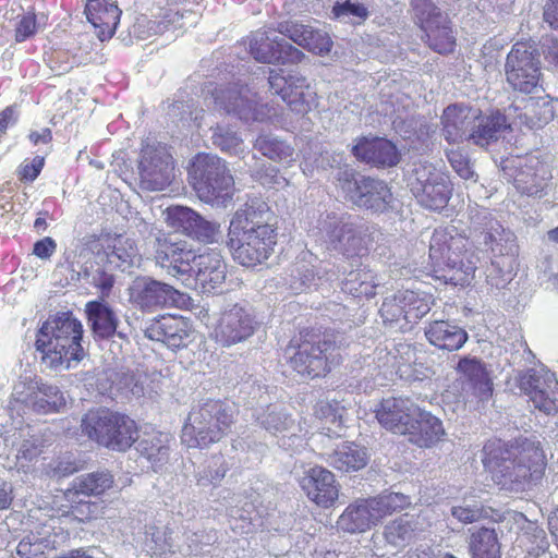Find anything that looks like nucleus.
<instances>
[{"label": "nucleus", "mask_w": 558, "mask_h": 558, "mask_svg": "<svg viewBox=\"0 0 558 558\" xmlns=\"http://www.w3.org/2000/svg\"><path fill=\"white\" fill-rule=\"evenodd\" d=\"M266 202L254 198L239 208L229 225L227 245L234 260L244 267L264 263L274 252L276 229Z\"/></svg>", "instance_id": "f257e3e1"}, {"label": "nucleus", "mask_w": 558, "mask_h": 558, "mask_svg": "<svg viewBox=\"0 0 558 558\" xmlns=\"http://www.w3.org/2000/svg\"><path fill=\"white\" fill-rule=\"evenodd\" d=\"M484 464L493 481L501 489L524 492L536 484L546 469L545 454L539 444L524 439L509 448L487 452Z\"/></svg>", "instance_id": "f03ea898"}, {"label": "nucleus", "mask_w": 558, "mask_h": 558, "mask_svg": "<svg viewBox=\"0 0 558 558\" xmlns=\"http://www.w3.org/2000/svg\"><path fill=\"white\" fill-rule=\"evenodd\" d=\"M83 332L82 323L70 312L49 317L38 329L35 342L43 364L52 371L75 367L85 357Z\"/></svg>", "instance_id": "7ed1b4c3"}, {"label": "nucleus", "mask_w": 558, "mask_h": 558, "mask_svg": "<svg viewBox=\"0 0 558 558\" xmlns=\"http://www.w3.org/2000/svg\"><path fill=\"white\" fill-rule=\"evenodd\" d=\"M469 241L454 228H440L429 242V260L434 277L454 286L470 283L477 258L466 250Z\"/></svg>", "instance_id": "20e7f679"}, {"label": "nucleus", "mask_w": 558, "mask_h": 558, "mask_svg": "<svg viewBox=\"0 0 558 558\" xmlns=\"http://www.w3.org/2000/svg\"><path fill=\"white\" fill-rule=\"evenodd\" d=\"M234 422L230 405L208 399L193 407L182 427L181 440L189 448H207L220 441Z\"/></svg>", "instance_id": "39448f33"}, {"label": "nucleus", "mask_w": 558, "mask_h": 558, "mask_svg": "<svg viewBox=\"0 0 558 558\" xmlns=\"http://www.w3.org/2000/svg\"><path fill=\"white\" fill-rule=\"evenodd\" d=\"M189 175L197 196L207 204L226 206L233 194V177L218 156L198 154Z\"/></svg>", "instance_id": "423d86ee"}, {"label": "nucleus", "mask_w": 558, "mask_h": 558, "mask_svg": "<svg viewBox=\"0 0 558 558\" xmlns=\"http://www.w3.org/2000/svg\"><path fill=\"white\" fill-rule=\"evenodd\" d=\"M410 505L408 496L389 493L350 504L338 518L337 526L347 533H363L383 519Z\"/></svg>", "instance_id": "0eeeda50"}, {"label": "nucleus", "mask_w": 558, "mask_h": 558, "mask_svg": "<svg viewBox=\"0 0 558 558\" xmlns=\"http://www.w3.org/2000/svg\"><path fill=\"white\" fill-rule=\"evenodd\" d=\"M408 186L417 203L430 210L444 209L452 194L449 177L427 161L413 165L408 175Z\"/></svg>", "instance_id": "6e6552de"}, {"label": "nucleus", "mask_w": 558, "mask_h": 558, "mask_svg": "<svg viewBox=\"0 0 558 558\" xmlns=\"http://www.w3.org/2000/svg\"><path fill=\"white\" fill-rule=\"evenodd\" d=\"M318 230L327 248L347 258L362 257L368 252L366 231L350 217L328 214L319 220Z\"/></svg>", "instance_id": "1a4fd4ad"}, {"label": "nucleus", "mask_w": 558, "mask_h": 558, "mask_svg": "<svg viewBox=\"0 0 558 558\" xmlns=\"http://www.w3.org/2000/svg\"><path fill=\"white\" fill-rule=\"evenodd\" d=\"M333 350L335 344L329 339L305 335L291 341L286 349V356L295 372L315 378L330 371V355Z\"/></svg>", "instance_id": "9d476101"}, {"label": "nucleus", "mask_w": 558, "mask_h": 558, "mask_svg": "<svg viewBox=\"0 0 558 558\" xmlns=\"http://www.w3.org/2000/svg\"><path fill=\"white\" fill-rule=\"evenodd\" d=\"M82 256H94L96 264H107L110 269L122 271L138 267L142 255L134 239L125 234H106L88 241Z\"/></svg>", "instance_id": "9b49d317"}, {"label": "nucleus", "mask_w": 558, "mask_h": 558, "mask_svg": "<svg viewBox=\"0 0 558 558\" xmlns=\"http://www.w3.org/2000/svg\"><path fill=\"white\" fill-rule=\"evenodd\" d=\"M337 181L343 197L357 207L384 211L392 201L390 189L381 180L356 175L345 169L339 171Z\"/></svg>", "instance_id": "f8f14e48"}, {"label": "nucleus", "mask_w": 558, "mask_h": 558, "mask_svg": "<svg viewBox=\"0 0 558 558\" xmlns=\"http://www.w3.org/2000/svg\"><path fill=\"white\" fill-rule=\"evenodd\" d=\"M505 76L513 90L524 94L536 90L541 80V60L537 50L526 43L514 44L506 58Z\"/></svg>", "instance_id": "ddd939ff"}, {"label": "nucleus", "mask_w": 558, "mask_h": 558, "mask_svg": "<svg viewBox=\"0 0 558 558\" xmlns=\"http://www.w3.org/2000/svg\"><path fill=\"white\" fill-rule=\"evenodd\" d=\"M13 401L22 403L38 414L62 412L66 408L68 397L57 385L38 377H24L13 389Z\"/></svg>", "instance_id": "4468645a"}, {"label": "nucleus", "mask_w": 558, "mask_h": 558, "mask_svg": "<svg viewBox=\"0 0 558 558\" xmlns=\"http://www.w3.org/2000/svg\"><path fill=\"white\" fill-rule=\"evenodd\" d=\"M140 184L143 190L162 191L174 178V160L169 148L160 143L142 148L138 160Z\"/></svg>", "instance_id": "2eb2a0df"}, {"label": "nucleus", "mask_w": 558, "mask_h": 558, "mask_svg": "<svg viewBox=\"0 0 558 558\" xmlns=\"http://www.w3.org/2000/svg\"><path fill=\"white\" fill-rule=\"evenodd\" d=\"M268 84L270 90L279 95L289 108L299 114H305L317 106L315 88L299 72L286 74L283 70H271Z\"/></svg>", "instance_id": "dca6fc26"}, {"label": "nucleus", "mask_w": 558, "mask_h": 558, "mask_svg": "<svg viewBox=\"0 0 558 558\" xmlns=\"http://www.w3.org/2000/svg\"><path fill=\"white\" fill-rule=\"evenodd\" d=\"M155 260L167 272L179 279L186 287H192V270L198 255L184 241L171 242L167 238H157L155 243Z\"/></svg>", "instance_id": "f3484780"}, {"label": "nucleus", "mask_w": 558, "mask_h": 558, "mask_svg": "<svg viewBox=\"0 0 558 558\" xmlns=\"http://www.w3.org/2000/svg\"><path fill=\"white\" fill-rule=\"evenodd\" d=\"M424 529L425 522L420 514L404 513L388 522L380 535H373L371 549L374 556L384 557L387 554L385 546L393 549L404 548L414 542Z\"/></svg>", "instance_id": "a211bd4d"}, {"label": "nucleus", "mask_w": 558, "mask_h": 558, "mask_svg": "<svg viewBox=\"0 0 558 558\" xmlns=\"http://www.w3.org/2000/svg\"><path fill=\"white\" fill-rule=\"evenodd\" d=\"M520 389L539 411L551 414L558 410V379L546 367L527 369L520 376Z\"/></svg>", "instance_id": "6ab92c4d"}, {"label": "nucleus", "mask_w": 558, "mask_h": 558, "mask_svg": "<svg viewBox=\"0 0 558 558\" xmlns=\"http://www.w3.org/2000/svg\"><path fill=\"white\" fill-rule=\"evenodd\" d=\"M432 295L413 290L398 291L387 296L380 307V315L385 322L404 320L414 324L430 311Z\"/></svg>", "instance_id": "aec40b11"}, {"label": "nucleus", "mask_w": 558, "mask_h": 558, "mask_svg": "<svg viewBox=\"0 0 558 558\" xmlns=\"http://www.w3.org/2000/svg\"><path fill=\"white\" fill-rule=\"evenodd\" d=\"M471 219L474 231L480 233L494 257L518 255L517 236L511 230L504 228L487 209L476 210Z\"/></svg>", "instance_id": "412c9836"}, {"label": "nucleus", "mask_w": 558, "mask_h": 558, "mask_svg": "<svg viewBox=\"0 0 558 558\" xmlns=\"http://www.w3.org/2000/svg\"><path fill=\"white\" fill-rule=\"evenodd\" d=\"M257 322L252 313L239 304L222 312L215 329V340L223 347L245 341L255 332Z\"/></svg>", "instance_id": "4be33fe9"}, {"label": "nucleus", "mask_w": 558, "mask_h": 558, "mask_svg": "<svg viewBox=\"0 0 558 558\" xmlns=\"http://www.w3.org/2000/svg\"><path fill=\"white\" fill-rule=\"evenodd\" d=\"M504 170L511 171L515 189L522 194L530 196L538 195L546 186L550 178L547 166L536 156L517 157L509 161Z\"/></svg>", "instance_id": "5701e85b"}, {"label": "nucleus", "mask_w": 558, "mask_h": 558, "mask_svg": "<svg viewBox=\"0 0 558 558\" xmlns=\"http://www.w3.org/2000/svg\"><path fill=\"white\" fill-rule=\"evenodd\" d=\"M459 378L453 388H460V397L463 401H472L473 398L481 401L487 400L493 392V384L485 365L475 357H463L457 365Z\"/></svg>", "instance_id": "b1692460"}, {"label": "nucleus", "mask_w": 558, "mask_h": 558, "mask_svg": "<svg viewBox=\"0 0 558 558\" xmlns=\"http://www.w3.org/2000/svg\"><path fill=\"white\" fill-rule=\"evenodd\" d=\"M250 52L255 60L264 63H298L305 56L272 31H257L250 39Z\"/></svg>", "instance_id": "393cba45"}, {"label": "nucleus", "mask_w": 558, "mask_h": 558, "mask_svg": "<svg viewBox=\"0 0 558 558\" xmlns=\"http://www.w3.org/2000/svg\"><path fill=\"white\" fill-rule=\"evenodd\" d=\"M215 100L228 113H234L245 122L265 121L272 117L270 108L267 105H258L256 95L247 86L219 90Z\"/></svg>", "instance_id": "a878e982"}, {"label": "nucleus", "mask_w": 558, "mask_h": 558, "mask_svg": "<svg viewBox=\"0 0 558 558\" xmlns=\"http://www.w3.org/2000/svg\"><path fill=\"white\" fill-rule=\"evenodd\" d=\"M178 291L170 284L148 276L136 277L130 288V302L136 307L153 312L175 301Z\"/></svg>", "instance_id": "bb28decb"}, {"label": "nucleus", "mask_w": 558, "mask_h": 558, "mask_svg": "<svg viewBox=\"0 0 558 558\" xmlns=\"http://www.w3.org/2000/svg\"><path fill=\"white\" fill-rule=\"evenodd\" d=\"M420 407H417L409 398H386L376 409V418L378 423L395 434L403 435L409 430L411 422L420 415Z\"/></svg>", "instance_id": "cd10ccee"}, {"label": "nucleus", "mask_w": 558, "mask_h": 558, "mask_svg": "<svg viewBox=\"0 0 558 558\" xmlns=\"http://www.w3.org/2000/svg\"><path fill=\"white\" fill-rule=\"evenodd\" d=\"M227 265L216 251L199 254L192 270V287L202 293H211L226 280Z\"/></svg>", "instance_id": "c85d7f7f"}, {"label": "nucleus", "mask_w": 558, "mask_h": 558, "mask_svg": "<svg viewBox=\"0 0 558 558\" xmlns=\"http://www.w3.org/2000/svg\"><path fill=\"white\" fill-rule=\"evenodd\" d=\"M145 336L165 343L171 350L187 345L190 341L189 323L181 316L165 315L154 319L145 329Z\"/></svg>", "instance_id": "c756f323"}, {"label": "nucleus", "mask_w": 558, "mask_h": 558, "mask_svg": "<svg viewBox=\"0 0 558 558\" xmlns=\"http://www.w3.org/2000/svg\"><path fill=\"white\" fill-rule=\"evenodd\" d=\"M477 118L478 109L463 104L448 106L441 116L444 138L449 144H457L468 138Z\"/></svg>", "instance_id": "7c9ffc66"}, {"label": "nucleus", "mask_w": 558, "mask_h": 558, "mask_svg": "<svg viewBox=\"0 0 558 558\" xmlns=\"http://www.w3.org/2000/svg\"><path fill=\"white\" fill-rule=\"evenodd\" d=\"M300 484L307 497L318 506L329 507L338 498L335 475L322 466L311 468Z\"/></svg>", "instance_id": "2f4dec72"}, {"label": "nucleus", "mask_w": 558, "mask_h": 558, "mask_svg": "<svg viewBox=\"0 0 558 558\" xmlns=\"http://www.w3.org/2000/svg\"><path fill=\"white\" fill-rule=\"evenodd\" d=\"M278 32L289 37L293 43L316 54H326L332 47L327 33L315 29L311 25L298 22H283L278 25Z\"/></svg>", "instance_id": "473e14b6"}, {"label": "nucleus", "mask_w": 558, "mask_h": 558, "mask_svg": "<svg viewBox=\"0 0 558 558\" xmlns=\"http://www.w3.org/2000/svg\"><path fill=\"white\" fill-rule=\"evenodd\" d=\"M85 13L97 29L98 38L105 41L114 35L122 11L111 0H88Z\"/></svg>", "instance_id": "72a5a7b5"}, {"label": "nucleus", "mask_w": 558, "mask_h": 558, "mask_svg": "<svg viewBox=\"0 0 558 558\" xmlns=\"http://www.w3.org/2000/svg\"><path fill=\"white\" fill-rule=\"evenodd\" d=\"M353 155L367 163L392 167L399 161L395 144L385 138H364L352 148Z\"/></svg>", "instance_id": "f704fd0d"}, {"label": "nucleus", "mask_w": 558, "mask_h": 558, "mask_svg": "<svg viewBox=\"0 0 558 558\" xmlns=\"http://www.w3.org/2000/svg\"><path fill=\"white\" fill-rule=\"evenodd\" d=\"M411 423L409 430L403 435L409 436V440L418 447H430L445 435L441 421L422 409H420V415Z\"/></svg>", "instance_id": "c9c22d12"}, {"label": "nucleus", "mask_w": 558, "mask_h": 558, "mask_svg": "<svg viewBox=\"0 0 558 558\" xmlns=\"http://www.w3.org/2000/svg\"><path fill=\"white\" fill-rule=\"evenodd\" d=\"M117 413L107 409L88 411L82 418L81 428L84 435L99 445L111 444L110 430L118 424Z\"/></svg>", "instance_id": "e433bc0d"}, {"label": "nucleus", "mask_w": 558, "mask_h": 558, "mask_svg": "<svg viewBox=\"0 0 558 558\" xmlns=\"http://www.w3.org/2000/svg\"><path fill=\"white\" fill-rule=\"evenodd\" d=\"M85 312L95 338L108 339L116 333L119 318L105 301L87 302Z\"/></svg>", "instance_id": "4c0bfd02"}, {"label": "nucleus", "mask_w": 558, "mask_h": 558, "mask_svg": "<svg viewBox=\"0 0 558 558\" xmlns=\"http://www.w3.org/2000/svg\"><path fill=\"white\" fill-rule=\"evenodd\" d=\"M425 336L430 344L448 350H459L468 340V333L461 327L448 320H435L425 328Z\"/></svg>", "instance_id": "58836bf2"}, {"label": "nucleus", "mask_w": 558, "mask_h": 558, "mask_svg": "<svg viewBox=\"0 0 558 558\" xmlns=\"http://www.w3.org/2000/svg\"><path fill=\"white\" fill-rule=\"evenodd\" d=\"M509 128L506 117L500 112L478 118L473 124L468 140L481 147L488 146L499 138L500 134Z\"/></svg>", "instance_id": "ea45409f"}, {"label": "nucleus", "mask_w": 558, "mask_h": 558, "mask_svg": "<svg viewBox=\"0 0 558 558\" xmlns=\"http://www.w3.org/2000/svg\"><path fill=\"white\" fill-rule=\"evenodd\" d=\"M369 456L364 447L354 442H343L329 454L328 463L343 472L357 471L366 466Z\"/></svg>", "instance_id": "a19ab883"}, {"label": "nucleus", "mask_w": 558, "mask_h": 558, "mask_svg": "<svg viewBox=\"0 0 558 558\" xmlns=\"http://www.w3.org/2000/svg\"><path fill=\"white\" fill-rule=\"evenodd\" d=\"M379 280L374 271L366 266L350 271L343 283L342 290L355 298H372L376 294Z\"/></svg>", "instance_id": "79ce46f5"}, {"label": "nucleus", "mask_w": 558, "mask_h": 558, "mask_svg": "<svg viewBox=\"0 0 558 558\" xmlns=\"http://www.w3.org/2000/svg\"><path fill=\"white\" fill-rule=\"evenodd\" d=\"M171 437L161 432L146 433L138 442V451L153 466L168 460Z\"/></svg>", "instance_id": "37998d69"}, {"label": "nucleus", "mask_w": 558, "mask_h": 558, "mask_svg": "<svg viewBox=\"0 0 558 558\" xmlns=\"http://www.w3.org/2000/svg\"><path fill=\"white\" fill-rule=\"evenodd\" d=\"M113 477L108 472H95L76 477L69 493L72 498L84 496H99L112 487Z\"/></svg>", "instance_id": "c03bdc74"}, {"label": "nucleus", "mask_w": 558, "mask_h": 558, "mask_svg": "<svg viewBox=\"0 0 558 558\" xmlns=\"http://www.w3.org/2000/svg\"><path fill=\"white\" fill-rule=\"evenodd\" d=\"M80 262H82V271L89 283L100 292L101 300L109 296L114 284V276L105 269L107 264H96L94 256L83 257L80 252Z\"/></svg>", "instance_id": "a18cd8bd"}, {"label": "nucleus", "mask_w": 558, "mask_h": 558, "mask_svg": "<svg viewBox=\"0 0 558 558\" xmlns=\"http://www.w3.org/2000/svg\"><path fill=\"white\" fill-rule=\"evenodd\" d=\"M428 46L439 53L451 52L454 47V37L446 15H438V20L423 28Z\"/></svg>", "instance_id": "49530a36"}, {"label": "nucleus", "mask_w": 558, "mask_h": 558, "mask_svg": "<svg viewBox=\"0 0 558 558\" xmlns=\"http://www.w3.org/2000/svg\"><path fill=\"white\" fill-rule=\"evenodd\" d=\"M254 148L276 162L290 163L294 160V148L270 134L259 135L254 143Z\"/></svg>", "instance_id": "de8ad7c7"}, {"label": "nucleus", "mask_w": 558, "mask_h": 558, "mask_svg": "<svg viewBox=\"0 0 558 558\" xmlns=\"http://www.w3.org/2000/svg\"><path fill=\"white\" fill-rule=\"evenodd\" d=\"M470 550L473 558H500V546L495 530L481 527L472 532Z\"/></svg>", "instance_id": "09e8293b"}, {"label": "nucleus", "mask_w": 558, "mask_h": 558, "mask_svg": "<svg viewBox=\"0 0 558 558\" xmlns=\"http://www.w3.org/2000/svg\"><path fill=\"white\" fill-rule=\"evenodd\" d=\"M118 424L110 430L111 444L107 448L124 451L138 438L136 423L124 414L117 413Z\"/></svg>", "instance_id": "8fccbe9b"}, {"label": "nucleus", "mask_w": 558, "mask_h": 558, "mask_svg": "<svg viewBox=\"0 0 558 558\" xmlns=\"http://www.w3.org/2000/svg\"><path fill=\"white\" fill-rule=\"evenodd\" d=\"M257 423L272 435L293 429L294 421L283 409L277 405H268L256 414Z\"/></svg>", "instance_id": "3c124183"}, {"label": "nucleus", "mask_w": 558, "mask_h": 558, "mask_svg": "<svg viewBox=\"0 0 558 558\" xmlns=\"http://www.w3.org/2000/svg\"><path fill=\"white\" fill-rule=\"evenodd\" d=\"M519 538L520 543L526 546L530 556L547 558L549 542L545 531L535 522L526 521Z\"/></svg>", "instance_id": "603ef678"}, {"label": "nucleus", "mask_w": 558, "mask_h": 558, "mask_svg": "<svg viewBox=\"0 0 558 558\" xmlns=\"http://www.w3.org/2000/svg\"><path fill=\"white\" fill-rule=\"evenodd\" d=\"M43 452V441L35 436L24 439L17 449L14 464L3 466L9 470L16 469L17 472L28 473L32 471L34 462L37 461L38 457Z\"/></svg>", "instance_id": "864d4df0"}, {"label": "nucleus", "mask_w": 558, "mask_h": 558, "mask_svg": "<svg viewBox=\"0 0 558 558\" xmlns=\"http://www.w3.org/2000/svg\"><path fill=\"white\" fill-rule=\"evenodd\" d=\"M165 220L169 228L185 235H190L198 214L186 206H170L165 210Z\"/></svg>", "instance_id": "5fc2aeb1"}, {"label": "nucleus", "mask_w": 558, "mask_h": 558, "mask_svg": "<svg viewBox=\"0 0 558 558\" xmlns=\"http://www.w3.org/2000/svg\"><path fill=\"white\" fill-rule=\"evenodd\" d=\"M143 545L150 555H163L170 551L172 545L168 529L156 524L147 525Z\"/></svg>", "instance_id": "6e6d98bb"}, {"label": "nucleus", "mask_w": 558, "mask_h": 558, "mask_svg": "<svg viewBox=\"0 0 558 558\" xmlns=\"http://www.w3.org/2000/svg\"><path fill=\"white\" fill-rule=\"evenodd\" d=\"M515 256H497L487 268V280L496 288L505 287L512 277Z\"/></svg>", "instance_id": "4d7b16f0"}, {"label": "nucleus", "mask_w": 558, "mask_h": 558, "mask_svg": "<svg viewBox=\"0 0 558 558\" xmlns=\"http://www.w3.org/2000/svg\"><path fill=\"white\" fill-rule=\"evenodd\" d=\"M229 470L222 456H214L207 465L196 474V483L199 486L218 485Z\"/></svg>", "instance_id": "13d9d810"}, {"label": "nucleus", "mask_w": 558, "mask_h": 558, "mask_svg": "<svg viewBox=\"0 0 558 558\" xmlns=\"http://www.w3.org/2000/svg\"><path fill=\"white\" fill-rule=\"evenodd\" d=\"M213 144L221 151L230 155L243 153V142L238 134L229 128L218 125L213 130Z\"/></svg>", "instance_id": "bf43d9fd"}, {"label": "nucleus", "mask_w": 558, "mask_h": 558, "mask_svg": "<svg viewBox=\"0 0 558 558\" xmlns=\"http://www.w3.org/2000/svg\"><path fill=\"white\" fill-rule=\"evenodd\" d=\"M319 280L320 277L317 276L313 267L306 264H301L291 270L288 284L294 293H300L316 287Z\"/></svg>", "instance_id": "052dcab7"}, {"label": "nucleus", "mask_w": 558, "mask_h": 558, "mask_svg": "<svg viewBox=\"0 0 558 558\" xmlns=\"http://www.w3.org/2000/svg\"><path fill=\"white\" fill-rule=\"evenodd\" d=\"M49 542L34 533L25 535L16 546L19 558H45Z\"/></svg>", "instance_id": "680f3d73"}, {"label": "nucleus", "mask_w": 558, "mask_h": 558, "mask_svg": "<svg viewBox=\"0 0 558 558\" xmlns=\"http://www.w3.org/2000/svg\"><path fill=\"white\" fill-rule=\"evenodd\" d=\"M197 222L194 223L190 238L199 242L211 244L219 241L221 238V226L217 221H210L203 218L201 215L197 217Z\"/></svg>", "instance_id": "e2e57ef3"}, {"label": "nucleus", "mask_w": 558, "mask_h": 558, "mask_svg": "<svg viewBox=\"0 0 558 558\" xmlns=\"http://www.w3.org/2000/svg\"><path fill=\"white\" fill-rule=\"evenodd\" d=\"M448 161L457 174L464 180H474L475 173L468 156L459 148H451L446 151Z\"/></svg>", "instance_id": "0e129e2a"}, {"label": "nucleus", "mask_w": 558, "mask_h": 558, "mask_svg": "<svg viewBox=\"0 0 558 558\" xmlns=\"http://www.w3.org/2000/svg\"><path fill=\"white\" fill-rule=\"evenodd\" d=\"M412 8L422 29L444 15L430 0H412Z\"/></svg>", "instance_id": "69168bd1"}, {"label": "nucleus", "mask_w": 558, "mask_h": 558, "mask_svg": "<svg viewBox=\"0 0 558 558\" xmlns=\"http://www.w3.org/2000/svg\"><path fill=\"white\" fill-rule=\"evenodd\" d=\"M530 111L533 113V116L530 117L531 128H542L554 119L553 106L547 101L542 104L532 102Z\"/></svg>", "instance_id": "338daca9"}, {"label": "nucleus", "mask_w": 558, "mask_h": 558, "mask_svg": "<svg viewBox=\"0 0 558 558\" xmlns=\"http://www.w3.org/2000/svg\"><path fill=\"white\" fill-rule=\"evenodd\" d=\"M38 27L36 15L32 12L24 14L17 22L15 28V40L22 43L32 37Z\"/></svg>", "instance_id": "774afa93"}]
</instances>
